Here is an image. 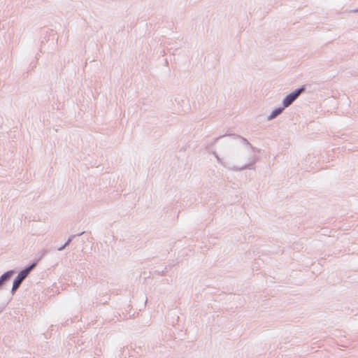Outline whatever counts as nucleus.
<instances>
[{"mask_svg": "<svg viewBox=\"0 0 358 358\" xmlns=\"http://www.w3.org/2000/svg\"><path fill=\"white\" fill-rule=\"evenodd\" d=\"M235 138L238 144L243 145V150L241 156L243 163L239 166L233 165L231 166H229V169L234 171L254 169V165L257 160V157L254 154V147L245 138L240 136H236Z\"/></svg>", "mask_w": 358, "mask_h": 358, "instance_id": "nucleus-1", "label": "nucleus"}, {"mask_svg": "<svg viewBox=\"0 0 358 358\" xmlns=\"http://www.w3.org/2000/svg\"><path fill=\"white\" fill-rule=\"evenodd\" d=\"M305 90L306 87L305 85H303L287 94L282 100L283 107L287 108L289 106L299 97V96L305 91Z\"/></svg>", "mask_w": 358, "mask_h": 358, "instance_id": "nucleus-2", "label": "nucleus"}, {"mask_svg": "<svg viewBox=\"0 0 358 358\" xmlns=\"http://www.w3.org/2000/svg\"><path fill=\"white\" fill-rule=\"evenodd\" d=\"M35 264H33L31 266H30L29 268H27L26 269L22 271L17 275V278L13 282V290H15L18 288L22 281L27 277L29 272L35 266Z\"/></svg>", "mask_w": 358, "mask_h": 358, "instance_id": "nucleus-3", "label": "nucleus"}, {"mask_svg": "<svg viewBox=\"0 0 358 358\" xmlns=\"http://www.w3.org/2000/svg\"><path fill=\"white\" fill-rule=\"evenodd\" d=\"M285 108L284 107H279V108H276L275 109H274L271 113L267 117V120L268 121L270 120H272L273 119H275V117H277L279 115H280L282 111L284 110Z\"/></svg>", "mask_w": 358, "mask_h": 358, "instance_id": "nucleus-4", "label": "nucleus"}, {"mask_svg": "<svg viewBox=\"0 0 358 358\" xmlns=\"http://www.w3.org/2000/svg\"><path fill=\"white\" fill-rule=\"evenodd\" d=\"M9 273H5L4 275H3L1 278H0V285L3 283V282L9 277Z\"/></svg>", "mask_w": 358, "mask_h": 358, "instance_id": "nucleus-5", "label": "nucleus"}]
</instances>
